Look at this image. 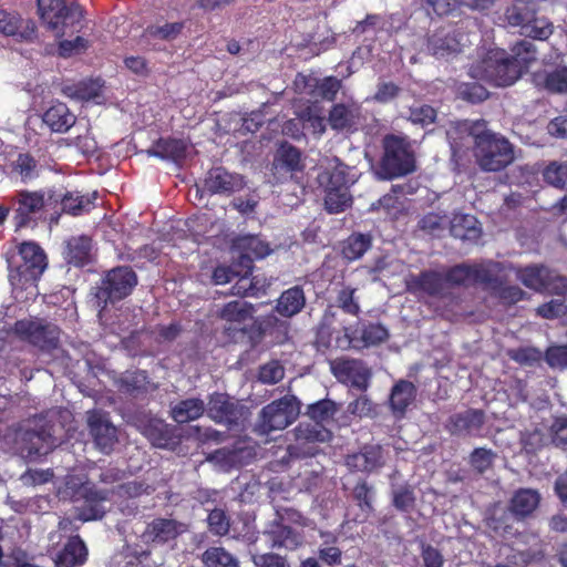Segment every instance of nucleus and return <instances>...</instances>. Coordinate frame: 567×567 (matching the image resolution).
<instances>
[{"label":"nucleus","mask_w":567,"mask_h":567,"mask_svg":"<svg viewBox=\"0 0 567 567\" xmlns=\"http://www.w3.org/2000/svg\"><path fill=\"white\" fill-rule=\"evenodd\" d=\"M447 137L453 153L464 145V138H472L476 163L486 172H498L515 158L513 145L502 135L488 131L485 121L453 123Z\"/></svg>","instance_id":"obj_1"},{"label":"nucleus","mask_w":567,"mask_h":567,"mask_svg":"<svg viewBox=\"0 0 567 567\" xmlns=\"http://www.w3.org/2000/svg\"><path fill=\"white\" fill-rule=\"evenodd\" d=\"M514 55L498 48L482 50L478 60L471 66V78L485 81L495 86H508L520 76L524 68L535 60L534 45L530 41H522L513 48Z\"/></svg>","instance_id":"obj_2"},{"label":"nucleus","mask_w":567,"mask_h":567,"mask_svg":"<svg viewBox=\"0 0 567 567\" xmlns=\"http://www.w3.org/2000/svg\"><path fill=\"white\" fill-rule=\"evenodd\" d=\"M20 262L10 269L9 280L17 301L25 302L38 296V280L48 267L44 250L33 241L19 246Z\"/></svg>","instance_id":"obj_3"},{"label":"nucleus","mask_w":567,"mask_h":567,"mask_svg":"<svg viewBox=\"0 0 567 567\" xmlns=\"http://www.w3.org/2000/svg\"><path fill=\"white\" fill-rule=\"evenodd\" d=\"M338 412L337 404L331 400L318 401L308 408V415L312 422L300 423L295 430L296 444L288 447V452L295 457L313 456L318 449L315 443L327 442L331 432L323 423L333 419Z\"/></svg>","instance_id":"obj_4"},{"label":"nucleus","mask_w":567,"mask_h":567,"mask_svg":"<svg viewBox=\"0 0 567 567\" xmlns=\"http://www.w3.org/2000/svg\"><path fill=\"white\" fill-rule=\"evenodd\" d=\"M507 269L502 262L484 261L481 264L457 265L451 268L445 275L447 286H470L474 284L484 285L489 289L497 288L505 279L501 272Z\"/></svg>","instance_id":"obj_5"},{"label":"nucleus","mask_w":567,"mask_h":567,"mask_svg":"<svg viewBox=\"0 0 567 567\" xmlns=\"http://www.w3.org/2000/svg\"><path fill=\"white\" fill-rule=\"evenodd\" d=\"M383 147L384 155L378 172L382 179H392L412 173L415 169L413 151L404 137L385 136Z\"/></svg>","instance_id":"obj_6"},{"label":"nucleus","mask_w":567,"mask_h":567,"mask_svg":"<svg viewBox=\"0 0 567 567\" xmlns=\"http://www.w3.org/2000/svg\"><path fill=\"white\" fill-rule=\"evenodd\" d=\"M38 9L42 21L56 37L65 34L66 28L76 29L83 18L82 8L74 2L64 0H38Z\"/></svg>","instance_id":"obj_7"},{"label":"nucleus","mask_w":567,"mask_h":567,"mask_svg":"<svg viewBox=\"0 0 567 567\" xmlns=\"http://www.w3.org/2000/svg\"><path fill=\"white\" fill-rule=\"evenodd\" d=\"M299 414V404L295 396L286 395L272 401L259 413L256 430L260 434L281 431L289 426Z\"/></svg>","instance_id":"obj_8"},{"label":"nucleus","mask_w":567,"mask_h":567,"mask_svg":"<svg viewBox=\"0 0 567 567\" xmlns=\"http://www.w3.org/2000/svg\"><path fill=\"white\" fill-rule=\"evenodd\" d=\"M507 269L501 272L509 279V275L515 274L516 278L527 288L535 291L550 290L560 293L559 288H566V279L554 275L547 267L542 265H532L524 268L514 267L512 264H504Z\"/></svg>","instance_id":"obj_9"},{"label":"nucleus","mask_w":567,"mask_h":567,"mask_svg":"<svg viewBox=\"0 0 567 567\" xmlns=\"http://www.w3.org/2000/svg\"><path fill=\"white\" fill-rule=\"evenodd\" d=\"M137 284V277L130 267H117L110 270L96 293L99 302L104 306L127 297Z\"/></svg>","instance_id":"obj_10"},{"label":"nucleus","mask_w":567,"mask_h":567,"mask_svg":"<svg viewBox=\"0 0 567 567\" xmlns=\"http://www.w3.org/2000/svg\"><path fill=\"white\" fill-rule=\"evenodd\" d=\"M55 429L49 426L42 419L33 421V426L25 427L19 437L28 456L34 457L48 454L53 447L60 444L55 436Z\"/></svg>","instance_id":"obj_11"},{"label":"nucleus","mask_w":567,"mask_h":567,"mask_svg":"<svg viewBox=\"0 0 567 567\" xmlns=\"http://www.w3.org/2000/svg\"><path fill=\"white\" fill-rule=\"evenodd\" d=\"M513 554L507 557V564L493 567H526L544 558V546L537 535L520 534L513 543Z\"/></svg>","instance_id":"obj_12"},{"label":"nucleus","mask_w":567,"mask_h":567,"mask_svg":"<svg viewBox=\"0 0 567 567\" xmlns=\"http://www.w3.org/2000/svg\"><path fill=\"white\" fill-rule=\"evenodd\" d=\"M333 375L342 383L350 384L359 390H367L370 384L371 372L360 360L340 358L330 362Z\"/></svg>","instance_id":"obj_13"},{"label":"nucleus","mask_w":567,"mask_h":567,"mask_svg":"<svg viewBox=\"0 0 567 567\" xmlns=\"http://www.w3.org/2000/svg\"><path fill=\"white\" fill-rule=\"evenodd\" d=\"M467 34L458 29L442 28L429 38L427 49L436 58H449L461 52L468 43Z\"/></svg>","instance_id":"obj_14"},{"label":"nucleus","mask_w":567,"mask_h":567,"mask_svg":"<svg viewBox=\"0 0 567 567\" xmlns=\"http://www.w3.org/2000/svg\"><path fill=\"white\" fill-rule=\"evenodd\" d=\"M245 408L227 394L214 393L208 402L207 414L217 423L238 424L245 417Z\"/></svg>","instance_id":"obj_15"},{"label":"nucleus","mask_w":567,"mask_h":567,"mask_svg":"<svg viewBox=\"0 0 567 567\" xmlns=\"http://www.w3.org/2000/svg\"><path fill=\"white\" fill-rule=\"evenodd\" d=\"M14 221L18 228L25 227L44 206V196L40 192H19L11 198Z\"/></svg>","instance_id":"obj_16"},{"label":"nucleus","mask_w":567,"mask_h":567,"mask_svg":"<svg viewBox=\"0 0 567 567\" xmlns=\"http://www.w3.org/2000/svg\"><path fill=\"white\" fill-rule=\"evenodd\" d=\"M87 425L96 446L104 453H109L117 441L116 429L107 415L101 411L87 412Z\"/></svg>","instance_id":"obj_17"},{"label":"nucleus","mask_w":567,"mask_h":567,"mask_svg":"<svg viewBox=\"0 0 567 567\" xmlns=\"http://www.w3.org/2000/svg\"><path fill=\"white\" fill-rule=\"evenodd\" d=\"M361 121V107L357 103H339L332 106L329 112L328 123L338 132H354Z\"/></svg>","instance_id":"obj_18"},{"label":"nucleus","mask_w":567,"mask_h":567,"mask_svg":"<svg viewBox=\"0 0 567 567\" xmlns=\"http://www.w3.org/2000/svg\"><path fill=\"white\" fill-rule=\"evenodd\" d=\"M254 307L245 300H235L226 303L219 311V319L224 322L226 331H241L254 316Z\"/></svg>","instance_id":"obj_19"},{"label":"nucleus","mask_w":567,"mask_h":567,"mask_svg":"<svg viewBox=\"0 0 567 567\" xmlns=\"http://www.w3.org/2000/svg\"><path fill=\"white\" fill-rule=\"evenodd\" d=\"M408 288L420 296L444 297L447 287L444 276L437 271L427 270L413 276L408 282Z\"/></svg>","instance_id":"obj_20"},{"label":"nucleus","mask_w":567,"mask_h":567,"mask_svg":"<svg viewBox=\"0 0 567 567\" xmlns=\"http://www.w3.org/2000/svg\"><path fill=\"white\" fill-rule=\"evenodd\" d=\"M244 179L238 174L227 172L223 167L210 169L205 178V189L212 194H231L241 189Z\"/></svg>","instance_id":"obj_21"},{"label":"nucleus","mask_w":567,"mask_h":567,"mask_svg":"<svg viewBox=\"0 0 567 567\" xmlns=\"http://www.w3.org/2000/svg\"><path fill=\"white\" fill-rule=\"evenodd\" d=\"M187 529L186 525L171 518H156L152 520L143 533L146 542L164 544L175 539Z\"/></svg>","instance_id":"obj_22"},{"label":"nucleus","mask_w":567,"mask_h":567,"mask_svg":"<svg viewBox=\"0 0 567 567\" xmlns=\"http://www.w3.org/2000/svg\"><path fill=\"white\" fill-rule=\"evenodd\" d=\"M0 33L17 41H31L35 37V24L31 20H22L14 13L0 10Z\"/></svg>","instance_id":"obj_23"},{"label":"nucleus","mask_w":567,"mask_h":567,"mask_svg":"<svg viewBox=\"0 0 567 567\" xmlns=\"http://www.w3.org/2000/svg\"><path fill=\"white\" fill-rule=\"evenodd\" d=\"M349 168L338 158L330 159L326 168L318 175L319 184L329 188L349 189V184L353 183V178L349 177Z\"/></svg>","instance_id":"obj_24"},{"label":"nucleus","mask_w":567,"mask_h":567,"mask_svg":"<svg viewBox=\"0 0 567 567\" xmlns=\"http://www.w3.org/2000/svg\"><path fill=\"white\" fill-rule=\"evenodd\" d=\"M416 396L415 385L406 380L396 382L390 393V408L396 417H402Z\"/></svg>","instance_id":"obj_25"},{"label":"nucleus","mask_w":567,"mask_h":567,"mask_svg":"<svg viewBox=\"0 0 567 567\" xmlns=\"http://www.w3.org/2000/svg\"><path fill=\"white\" fill-rule=\"evenodd\" d=\"M382 449L378 445L364 446L359 453L347 458L350 468L361 472H371L383 464Z\"/></svg>","instance_id":"obj_26"},{"label":"nucleus","mask_w":567,"mask_h":567,"mask_svg":"<svg viewBox=\"0 0 567 567\" xmlns=\"http://www.w3.org/2000/svg\"><path fill=\"white\" fill-rule=\"evenodd\" d=\"M42 120L52 132L64 133L75 124V116L64 103H55L43 114Z\"/></svg>","instance_id":"obj_27"},{"label":"nucleus","mask_w":567,"mask_h":567,"mask_svg":"<svg viewBox=\"0 0 567 567\" xmlns=\"http://www.w3.org/2000/svg\"><path fill=\"white\" fill-rule=\"evenodd\" d=\"M484 414L480 410H466L450 417L449 429L456 434H473L481 430Z\"/></svg>","instance_id":"obj_28"},{"label":"nucleus","mask_w":567,"mask_h":567,"mask_svg":"<svg viewBox=\"0 0 567 567\" xmlns=\"http://www.w3.org/2000/svg\"><path fill=\"white\" fill-rule=\"evenodd\" d=\"M305 164L299 150L291 145H282L275 157L274 168L277 173L290 174L292 177L296 173L301 172Z\"/></svg>","instance_id":"obj_29"},{"label":"nucleus","mask_w":567,"mask_h":567,"mask_svg":"<svg viewBox=\"0 0 567 567\" xmlns=\"http://www.w3.org/2000/svg\"><path fill=\"white\" fill-rule=\"evenodd\" d=\"M87 559V548L84 542L74 536L69 539L63 550L59 554L56 564L60 567H78Z\"/></svg>","instance_id":"obj_30"},{"label":"nucleus","mask_w":567,"mask_h":567,"mask_svg":"<svg viewBox=\"0 0 567 567\" xmlns=\"http://www.w3.org/2000/svg\"><path fill=\"white\" fill-rule=\"evenodd\" d=\"M451 235L462 240H476L481 235L477 219L473 215L456 214L450 221Z\"/></svg>","instance_id":"obj_31"},{"label":"nucleus","mask_w":567,"mask_h":567,"mask_svg":"<svg viewBox=\"0 0 567 567\" xmlns=\"http://www.w3.org/2000/svg\"><path fill=\"white\" fill-rule=\"evenodd\" d=\"M102 92L103 83L99 79L82 80L63 87V93L66 96L80 101L97 100L102 96Z\"/></svg>","instance_id":"obj_32"},{"label":"nucleus","mask_w":567,"mask_h":567,"mask_svg":"<svg viewBox=\"0 0 567 567\" xmlns=\"http://www.w3.org/2000/svg\"><path fill=\"white\" fill-rule=\"evenodd\" d=\"M306 305L303 290L296 286L284 291L279 297L276 310L279 315L290 318L299 313Z\"/></svg>","instance_id":"obj_33"},{"label":"nucleus","mask_w":567,"mask_h":567,"mask_svg":"<svg viewBox=\"0 0 567 567\" xmlns=\"http://www.w3.org/2000/svg\"><path fill=\"white\" fill-rule=\"evenodd\" d=\"M186 144L182 140H158L151 148L146 151L148 156L159 157L162 159L179 161L186 154Z\"/></svg>","instance_id":"obj_34"},{"label":"nucleus","mask_w":567,"mask_h":567,"mask_svg":"<svg viewBox=\"0 0 567 567\" xmlns=\"http://www.w3.org/2000/svg\"><path fill=\"white\" fill-rule=\"evenodd\" d=\"M205 410L203 400L192 398L176 403L171 410V415L177 423H187L199 419Z\"/></svg>","instance_id":"obj_35"},{"label":"nucleus","mask_w":567,"mask_h":567,"mask_svg":"<svg viewBox=\"0 0 567 567\" xmlns=\"http://www.w3.org/2000/svg\"><path fill=\"white\" fill-rule=\"evenodd\" d=\"M539 499L540 496L537 491L522 488L514 494L511 501V511L516 516L525 517L536 509Z\"/></svg>","instance_id":"obj_36"},{"label":"nucleus","mask_w":567,"mask_h":567,"mask_svg":"<svg viewBox=\"0 0 567 567\" xmlns=\"http://www.w3.org/2000/svg\"><path fill=\"white\" fill-rule=\"evenodd\" d=\"M66 258L75 266H83L92 259V241L86 236L73 237L68 241Z\"/></svg>","instance_id":"obj_37"},{"label":"nucleus","mask_w":567,"mask_h":567,"mask_svg":"<svg viewBox=\"0 0 567 567\" xmlns=\"http://www.w3.org/2000/svg\"><path fill=\"white\" fill-rule=\"evenodd\" d=\"M268 537L271 547L278 548L295 549L302 543V538L297 532L281 524L275 525L268 533Z\"/></svg>","instance_id":"obj_38"},{"label":"nucleus","mask_w":567,"mask_h":567,"mask_svg":"<svg viewBox=\"0 0 567 567\" xmlns=\"http://www.w3.org/2000/svg\"><path fill=\"white\" fill-rule=\"evenodd\" d=\"M371 247V236L364 234H352L342 245V256L353 261L361 258Z\"/></svg>","instance_id":"obj_39"},{"label":"nucleus","mask_w":567,"mask_h":567,"mask_svg":"<svg viewBox=\"0 0 567 567\" xmlns=\"http://www.w3.org/2000/svg\"><path fill=\"white\" fill-rule=\"evenodd\" d=\"M515 21L522 24L520 33L528 38L546 40L553 33V25L545 18H534L524 22L519 17H515Z\"/></svg>","instance_id":"obj_40"},{"label":"nucleus","mask_w":567,"mask_h":567,"mask_svg":"<svg viewBox=\"0 0 567 567\" xmlns=\"http://www.w3.org/2000/svg\"><path fill=\"white\" fill-rule=\"evenodd\" d=\"M493 0H427L437 14H446L460 6L471 9L484 10L492 4Z\"/></svg>","instance_id":"obj_41"},{"label":"nucleus","mask_w":567,"mask_h":567,"mask_svg":"<svg viewBox=\"0 0 567 567\" xmlns=\"http://www.w3.org/2000/svg\"><path fill=\"white\" fill-rule=\"evenodd\" d=\"M535 82L556 93L567 92V68L557 69L550 73H537Z\"/></svg>","instance_id":"obj_42"},{"label":"nucleus","mask_w":567,"mask_h":567,"mask_svg":"<svg viewBox=\"0 0 567 567\" xmlns=\"http://www.w3.org/2000/svg\"><path fill=\"white\" fill-rule=\"evenodd\" d=\"M206 567H239L238 560L223 547H210L202 556Z\"/></svg>","instance_id":"obj_43"},{"label":"nucleus","mask_w":567,"mask_h":567,"mask_svg":"<svg viewBox=\"0 0 567 567\" xmlns=\"http://www.w3.org/2000/svg\"><path fill=\"white\" fill-rule=\"evenodd\" d=\"M352 202L349 189L346 188H329L326 189L324 206L331 214L343 212L350 206Z\"/></svg>","instance_id":"obj_44"},{"label":"nucleus","mask_w":567,"mask_h":567,"mask_svg":"<svg viewBox=\"0 0 567 567\" xmlns=\"http://www.w3.org/2000/svg\"><path fill=\"white\" fill-rule=\"evenodd\" d=\"M39 343H32L42 350L55 349L60 340V329L52 322L42 319V328L34 330Z\"/></svg>","instance_id":"obj_45"},{"label":"nucleus","mask_w":567,"mask_h":567,"mask_svg":"<svg viewBox=\"0 0 567 567\" xmlns=\"http://www.w3.org/2000/svg\"><path fill=\"white\" fill-rule=\"evenodd\" d=\"M42 328V319L37 317L24 318L14 323L13 332L21 340L29 343H39L34 330Z\"/></svg>","instance_id":"obj_46"},{"label":"nucleus","mask_w":567,"mask_h":567,"mask_svg":"<svg viewBox=\"0 0 567 567\" xmlns=\"http://www.w3.org/2000/svg\"><path fill=\"white\" fill-rule=\"evenodd\" d=\"M12 168L24 182L35 178L39 173L37 161L29 154H19L12 162Z\"/></svg>","instance_id":"obj_47"},{"label":"nucleus","mask_w":567,"mask_h":567,"mask_svg":"<svg viewBox=\"0 0 567 567\" xmlns=\"http://www.w3.org/2000/svg\"><path fill=\"white\" fill-rule=\"evenodd\" d=\"M239 246L245 250V257L248 259H261L270 254L269 245L255 236L243 238Z\"/></svg>","instance_id":"obj_48"},{"label":"nucleus","mask_w":567,"mask_h":567,"mask_svg":"<svg viewBox=\"0 0 567 567\" xmlns=\"http://www.w3.org/2000/svg\"><path fill=\"white\" fill-rule=\"evenodd\" d=\"M92 202L89 197L81 196L78 193L65 194L61 202L63 212L74 216L87 212Z\"/></svg>","instance_id":"obj_49"},{"label":"nucleus","mask_w":567,"mask_h":567,"mask_svg":"<svg viewBox=\"0 0 567 567\" xmlns=\"http://www.w3.org/2000/svg\"><path fill=\"white\" fill-rule=\"evenodd\" d=\"M183 24L179 22L164 23L162 25L155 24L146 29L144 35L147 39L173 40L182 31Z\"/></svg>","instance_id":"obj_50"},{"label":"nucleus","mask_w":567,"mask_h":567,"mask_svg":"<svg viewBox=\"0 0 567 567\" xmlns=\"http://www.w3.org/2000/svg\"><path fill=\"white\" fill-rule=\"evenodd\" d=\"M544 179L556 188L567 187V165L551 162L543 173Z\"/></svg>","instance_id":"obj_51"},{"label":"nucleus","mask_w":567,"mask_h":567,"mask_svg":"<svg viewBox=\"0 0 567 567\" xmlns=\"http://www.w3.org/2000/svg\"><path fill=\"white\" fill-rule=\"evenodd\" d=\"M299 118L305 122L316 134H323L326 131V120L320 115L319 110L316 105H309L300 113Z\"/></svg>","instance_id":"obj_52"},{"label":"nucleus","mask_w":567,"mask_h":567,"mask_svg":"<svg viewBox=\"0 0 567 567\" xmlns=\"http://www.w3.org/2000/svg\"><path fill=\"white\" fill-rule=\"evenodd\" d=\"M508 355L511 359L518 362L519 364L528 367L538 363L543 357L542 352L538 349L532 347H524L509 350Z\"/></svg>","instance_id":"obj_53"},{"label":"nucleus","mask_w":567,"mask_h":567,"mask_svg":"<svg viewBox=\"0 0 567 567\" xmlns=\"http://www.w3.org/2000/svg\"><path fill=\"white\" fill-rule=\"evenodd\" d=\"M348 412L359 417H373L377 415V405L367 395H360L349 403Z\"/></svg>","instance_id":"obj_54"},{"label":"nucleus","mask_w":567,"mask_h":567,"mask_svg":"<svg viewBox=\"0 0 567 567\" xmlns=\"http://www.w3.org/2000/svg\"><path fill=\"white\" fill-rule=\"evenodd\" d=\"M388 337L386 328L381 324H369L361 331V340L365 347L379 344L385 341Z\"/></svg>","instance_id":"obj_55"},{"label":"nucleus","mask_w":567,"mask_h":567,"mask_svg":"<svg viewBox=\"0 0 567 567\" xmlns=\"http://www.w3.org/2000/svg\"><path fill=\"white\" fill-rule=\"evenodd\" d=\"M285 377V369L278 361H271L259 370V381L266 384H275Z\"/></svg>","instance_id":"obj_56"},{"label":"nucleus","mask_w":567,"mask_h":567,"mask_svg":"<svg viewBox=\"0 0 567 567\" xmlns=\"http://www.w3.org/2000/svg\"><path fill=\"white\" fill-rule=\"evenodd\" d=\"M458 95L471 103L484 101L488 96L487 90L477 83H462L457 87Z\"/></svg>","instance_id":"obj_57"},{"label":"nucleus","mask_w":567,"mask_h":567,"mask_svg":"<svg viewBox=\"0 0 567 567\" xmlns=\"http://www.w3.org/2000/svg\"><path fill=\"white\" fill-rule=\"evenodd\" d=\"M321 536L326 537V546L319 550L320 559L330 566L339 565L341 563V550L338 547L329 546L330 543L336 542V537L331 534H321Z\"/></svg>","instance_id":"obj_58"},{"label":"nucleus","mask_w":567,"mask_h":567,"mask_svg":"<svg viewBox=\"0 0 567 567\" xmlns=\"http://www.w3.org/2000/svg\"><path fill=\"white\" fill-rule=\"evenodd\" d=\"M208 526L209 530L215 535H226L229 530V518L226 516L225 512L219 508L213 509L208 515Z\"/></svg>","instance_id":"obj_59"},{"label":"nucleus","mask_w":567,"mask_h":567,"mask_svg":"<svg viewBox=\"0 0 567 567\" xmlns=\"http://www.w3.org/2000/svg\"><path fill=\"white\" fill-rule=\"evenodd\" d=\"M495 458V454L491 450L483 447L475 449L471 454V464L480 473L487 471Z\"/></svg>","instance_id":"obj_60"},{"label":"nucleus","mask_w":567,"mask_h":567,"mask_svg":"<svg viewBox=\"0 0 567 567\" xmlns=\"http://www.w3.org/2000/svg\"><path fill=\"white\" fill-rule=\"evenodd\" d=\"M104 499V497H100L99 501L87 499L85 507L79 512L76 519L81 522H89L102 518L105 513V508L102 504Z\"/></svg>","instance_id":"obj_61"},{"label":"nucleus","mask_w":567,"mask_h":567,"mask_svg":"<svg viewBox=\"0 0 567 567\" xmlns=\"http://www.w3.org/2000/svg\"><path fill=\"white\" fill-rule=\"evenodd\" d=\"M435 110L429 105H420L411 109L410 120L414 124L427 126L435 120Z\"/></svg>","instance_id":"obj_62"},{"label":"nucleus","mask_w":567,"mask_h":567,"mask_svg":"<svg viewBox=\"0 0 567 567\" xmlns=\"http://www.w3.org/2000/svg\"><path fill=\"white\" fill-rule=\"evenodd\" d=\"M545 359L553 369L567 368V346L550 347L546 351Z\"/></svg>","instance_id":"obj_63"},{"label":"nucleus","mask_w":567,"mask_h":567,"mask_svg":"<svg viewBox=\"0 0 567 567\" xmlns=\"http://www.w3.org/2000/svg\"><path fill=\"white\" fill-rule=\"evenodd\" d=\"M567 312V306L560 299L550 300L537 308V315L545 319H555Z\"/></svg>","instance_id":"obj_64"}]
</instances>
